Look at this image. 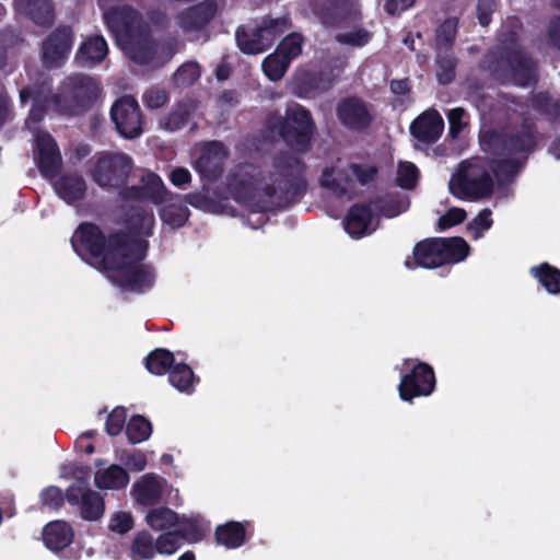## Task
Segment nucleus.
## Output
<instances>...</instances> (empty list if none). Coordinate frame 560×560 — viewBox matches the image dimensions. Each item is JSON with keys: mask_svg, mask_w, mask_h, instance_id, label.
Returning <instances> with one entry per match:
<instances>
[{"mask_svg": "<svg viewBox=\"0 0 560 560\" xmlns=\"http://www.w3.org/2000/svg\"><path fill=\"white\" fill-rule=\"evenodd\" d=\"M302 36L293 33L287 36L277 47V51L290 62L296 58L302 51Z\"/></svg>", "mask_w": 560, "mask_h": 560, "instance_id": "48", "label": "nucleus"}, {"mask_svg": "<svg viewBox=\"0 0 560 560\" xmlns=\"http://www.w3.org/2000/svg\"><path fill=\"white\" fill-rule=\"evenodd\" d=\"M135 526V518L129 511H116L108 520V529L113 533L124 535L130 532Z\"/></svg>", "mask_w": 560, "mask_h": 560, "instance_id": "46", "label": "nucleus"}, {"mask_svg": "<svg viewBox=\"0 0 560 560\" xmlns=\"http://www.w3.org/2000/svg\"><path fill=\"white\" fill-rule=\"evenodd\" d=\"M343 225L351 237L359 238L376 229V214L370 203L353 206L345 219Z\"/></svg>", "mask_w": 560, "mask_h": 560, "instance_id": "21", "label": "nucleus"}, {"mask_svg": "<svg viewBox=\"0 0 560 560\" xmlns=\"http://www.w3.org/2000/svg\"><path fill=\"white\" fill-rule=\"evenodd\" d=\"M412 368L402 377L398 386L399 396L404 401H412L416 397L429 396L435 388L433 369L423 362L410 361Z\"/></svg>", "mask_w": 560, "mask_h": 560, "instance_id": "15", "label": "nucleus"}, {"mask_svg": "<svg viewBox=\"0 0 560 560\" xmlns=\"http://www.w3.org/2000/svg\"><path fill=\"white\" fill-rule=\"evenodd\" d=\"M40 499L46 506L58 509L63 503V493L58 487L50 486L42 491Z\"/></svg>", "mask_w": 560, "mask_h": 560, "instance_id": "56", "label": "nucleus"}, {"mask_svg": "<svg viewBox=\"0 0 560 560\" xmlns=\"http://www.w3.org/2000/svg\"><path fill=\"white\" fill-rule=\"evenodd\" d=\"M197 109V104L191 101L178 103L172 112L161 120V126L165 130L175 131L180 129L188 121L189 117Z\"/></svg>", "mask_w": 560, "mask_h": 560, "instance_id": "34", "label": "nucleus"}, {"mask_svg": "<svg viewBox=\"0 0 560 560\" xmlns=\"http://www.w3.org/2000/svg\"><path fill=\"white\" fill-rule=\"evenodd\" d=\"M20 11H25L38 25H46L52 21V9L48 0H16Z\"/></svg>", "mask_w": 560, "mask_h": 560, "instance_id": "35", "label": "nucleus"}, {"mask_svg": "<svg viewBox=\"0 0 560 560\" xmlns=\"http://www.w3.org/2000/svg\"><path fill=\"white\" fill-rule=\"evenodd\" d=\"M289 27L285 16L264 20L255 26H245L236 31L238 48L248 55H257L271 46L275 38Z\"/></svg>", "mask_w": 560, "mask_h": 560, "instance_id": "8", "label": "nucleus"}, {"mask_svg": "<svg viewBox=\"0 0 560 560\" xmlns=\"http://www.w3.org/2000/svg\"><path fill=\"white\" fill-rule=\"evenodd\" d=\"M117 458L135 471H142L147 467V456L143 452L138 450L117 455Z\"/></svg>", "mask_w": 560, "mask_h": 560, "instance_id": "53", "label": "nucleus"}, {"mask_svg": "<svg viewBox=\"0 0 560 560\" xmlns=\"http://www.w3.org/2000/svg\"><path fill=\"white\" fill-rule=\"evenodd\" d=\"M456 61L453 55L445 50L439 51L436 57V78L440 83L448 84L455 77Z\"/></svg>", "mask_w": 560, "mask_h": 560, "instance_id": "42", "label": "nucleus"}, {"mask_svg": "<svg viewBox=\"0 0 560 560\" xmlns=\"http://www.w3.org/2000/svg\"><path fill=\"white\" fill-rule=\"evenodd\" d=\"M166 195L167 191L162 179L150 172L142 175L140 186H132L124 191L125 198L148 200L153 203L164 202L160 213L162 221L173 229L180 228L188 219V209L182 203L178 196L166 200Z\"/></svg>", "mask_w": 560, "mask_h": 560, "instance_id": "5", "label": "nucleus"}, {"mask_svg": "<svg viewBox=\"0 0 560 560\" xmlns=\"http://www.w3.org/2000/svg\"><path fill=\"white\" fill-rule=\"evenodd\" d=\"M372 38V33L364 27H353L351 30L340 32L337 34L336 39L340 44L350 45L353 47H362L366 45Z\"/></svg>", "mask_w": 560, "mask_h": 560, "instance_id": "44", "label": "nucleus"}, {"mask_svg": "<svg viewBox=\"0 0 560 560\" xmlns=\"http://www.w3.org/2000/svg\"><path fill=\"white\" fill-rule=\"evenodd\" d=\"M43 540L49 550L58 552L72 542L73 530L68 523L55 521L45 526Z\"/></svg>", "mask_w": 560, "mask_h": 560, "instance_id": "28", "label": "nucleus"}, {"mask_svg": "<svg viewBox=\"0 0 560 560\" xmlns=\"http://www.w3.org/2000/svg\"><path fill=\"white\" fill-rule=\"evenodd\" d=\"M291 62L277 50L262 61V70L271 81L280 80Z\"/></svg>", "mask_w": 560, "mask_h": 560, "instance_id": "41", "label": "nucleus"}, {"mask_svg": "<svg viewBox=\"0 0 560 560\" xmlns=\"http://www.w3.org/2000/svg\"><path fill=\"white\" fill-rule=\"evenodd\" d=\"M329 88V84L313 85L311 80L305 79L300 81L296 79L293 83V92L300 97H312L316 91H324Z\"/></svg>", "mask_w": 560, "mask_h": 560, "instance_id": "58", "label": "nucleus"}, {"mask_svg": "<svg viewBox=\"0 0 560 560\" xmlns=\"http://www.w3.org/2000/svg\"><path fill=\"white\" fill-rule=\"evenodd\" d=\"M91 438V433L86 432L82 434L77 441V447L86 454H92L94 452V446L89 439Z\"/></svg>", "mask_w": 560, "mask_h": 560, "instance_id": "64", "label": "nucleus"}, {"mask_svg": "<svg viewBox=\"0 0 560 560\" xmlns=\"http://www.w3.org/2000/svg\"><path fill=\"white\" fill-rule=\"evenodd\" d=\"M11 118L8 97L5 94L0 93V127Z\"/></svg>", "mask_w": 560, "mask_h": 560, "instance_id": "63", "label": "nucleus"}, {"mask_svg": "<svg viewBox=\"0 0 560 560\" xmlns=\"http://www.w3.org/2000/svg\"><path fill=\"white\" fill-rule=\"evenodd\" d=\"M533 143L532 137L526 135L523 138L511 139L504 149L508 153L501 154L493 160L492 170L498 178L506 179L514 175L521 166V156Z\"/></svg>", "mask_w": 560, "mask_h": 560, "instance_id": "19", "label": "nucleus"}, {"mask_svg": "<svg viewBox=\"0 0 560 560\" xmlns=\"http://www.w3.org/2000/svg\"><path fill=\"white\" fill-rule=\"evenodd\" d=\"M434 240L436 242L435 248L441 252L443 265L463 261L469 254V245L462 237Z\"/></svg>", "mask_w": 560, "mask_h": 560, "instance_id": "31", "label": "nucleus"}, {"mask_svg": "<svg viewBox=\"0 0 560 560\" xmlns=\"http://www.w3.org/2000/svg\"><path fill=\"white\" fill-rule=\"evenodd\" d=\"M98 92L100 85L95 79L78 73L67 77L61 82L58 93L51 98L48 97L50 84L45 81L32 90L22 89L20 91V101L24 104L32 100L27 121L30 125L31 120H42L47 109L63 114H77L94 101Z\"/></svg>", "mask_w": 560, "mask_h": 560, "instance_id": "4", "label": "nucleus"}, {"mask_svg": "<svg viewBox=\"0 0 560 560\" xmlns=\"http://www.w3.org/2000/svg\"><path fill=\"white\" fill-rule=\"evenodd\" d=\"M151 433V422L142 416H133L126 425L127 439L132 444L148 440Z\"/></svg>", "mask_w": 560, "mask_h": 560, "instance_id": "40", "label": "nucleus"}, {"mask_svg": "<svg viewBox=\"0 0 560 560\" xmlns=\"http://www.w3.org/2000/svg\"><path fill=\"white\" fill-rule=\"evenodd\" d=\"M126 421V409L116 407L107 417L106 432L109 435H117L121 432Z\"/></svg>", "mask_w": 560, "mask_h": 560, "instance_id": "54", "label": "nucleus"}, {"mask_svg": "<svg viewBox=\"0 0 560 560\" xmlns=\"http://www.w3.org/2000/svg\"><path fill=\"white\" fill-rule=\"evenodd\" d=\"M302 168L296 156L284 154L264 167L246 163L230 171L226 186L232 198L250 213L258 214L252 228L265 223V212L287 205L300 194L304 186Z\"/></svg>", "mask_w": 560, "mask_h": 560, "instance_id": "2", "label": "nucleus"}, {"mask_svg": "<svg viewBox=\"0 0 560 560\" xmlns=\"http://www.w3.org/2000/svg\"><path fill=\"white\" fill-rule=\"evenodd\" d=\"M102 464V460L95 462L97 469L94 474V485L101 490L118 491L125 489L130 480L128 471L117 464L105 467Z\"/></svg>", "mask_w": 560, "mask_h": 560, "instance_id": "24", "label": "nucleus"}, {"mask_svg": "<svg viewBox=\"0 0 560 560\" xmlns=\"http://www.w3.org/2000/svg\"><path fill=\"white\" fill-rule=\"evenodd\" d=\"M457 31V20L454 18L445 20L436 30L435 43L439 51L442 48L448 47L454 38Z\"/></svg>", "mask_w": 560, "mask_h": 560, "instance_id": "47", "label": "nucleus"}, {"mask_svg": "<svg viewBox=\"0 0 560 560\" xmlns=\"http://www.w3.org/2000/svg\"><path fill=\"white\" fill-rule=\"evenodd\" d=\"M28 118L26 119L27 128L33 132L34 139L38 150V167L43 176L47 178H52L60 168L61 165V155L60 152L54 141V139L45 131H40L37 128L33 127V125L38 121L31 120L30 125L27 124Z\"/></svg>", "mask_w": 560, "mask_h": 560, "instance_id": "17", "label": "nucleus"}, {"mask_svg": "<svg viewBox=\"0 0 560 560\" xmlns=\"http://www.w3.org/2000/svg\"><path fill=\"white\" fill-rule=\"evenodd\" d=\"M492 179L478 161L462 163L457 173L450 179L448 187L453 196L459 199L476 200L492 191Z\"/></svg>", "mask_w": 560, "mask_h": 560, "instance_id": "7", "label": "nucleus"}, {"mask_svg": "<svg viewBox=\"0 0 560 560\" xmlns=\"http://www.w3.org/2000/svg\"><path fill=\"white\" fill-rule=\"evenodd\" d=\"M443 129V118L436 110L423 113L410 126L412 136L424 143L435 142L442 135Z\"/></svg>", "mask_w": 560, "mask_h": 560, "instance_id": "23", "label": "nucleus"}, {"mask_svg": "<svg viewBox=\"0 0 560 560\" xmlns=\"http://www.w3.org/2000/svg\"><path fill=\"white\" fill-rule=\"evenodd\" d=\"M154 217L145 210H137L131 229L138 236L151 234ZM74 252L91 266L102 271L113 283L132 292L151 289L155 282V270L142 262L147 242L114 235L108 240L100 228L92 223L81 224L71 238Z\"/></svg>", "mask_w": 560, "mask_h": 560, "instance_id": "1", "label": "nucleus"}, {"mask_svg": "<svg viewBox=\"0 0 560 560\" xmlns=\"http://www.w3.org/2000/svg\"><path fill=\"white\" fill-rule=\"evenodd\" d=\"M376 174L370 164H357L343 158L328 162L319 177L320 186L336 196L350 195L358 182L362 185L371 182Z\"/></svg>", "mask_w": 560, "mask_h": 560, "instance_id": "6", "label": "nucleus"}, {"mask_svg": "<svg viewBox=\"0 0 560 560\" xmlns=\"http://www.w3.org/2000/svg\"><path fill=\"white\" fill-rule=\"evenodd\" d=\"M175 492L179 497V491L173 489L168 481L156 474H144L139 477L131 486L130 497L135 504L153 508L159 503L166 501Z\"/></svg>", "mask_w": 560, "mask_h": 560, "instance_id": "13", "label": "nucleus"}, {"mask_svg": "<svg viewBox=\"0 0 560 560\" xmlns=\"http://www.w3.org/2000/svg\"><path fill=\"white\" fill-rule=\"evenodd\" d=\"M530 275L551 294L560 292V270L548 264L530 268Z\"/></svg>", "mask_w": 560, "mask_h": 560, "instance_id": "38", "label": "nucleus"}, {"mask_svg": "<svg viewBox=\"0 0 560 560\" xmlns=\"http://www.w3.org/2000/svg\"><path fill=\"white\" fill-rule=\"evenodd\" d=\"M435 240H428L416 245L413 258H407L405 266L409 269L417 267L435 268L443 265L441 252L435 248Z\"/></svg>", "mask_w": 560, "mask_h": 560, "instance_id": "30", "label": "nucleus"}, {"mask_svg": "<svg viewBox=\"0 0 560 560\" xmlns=\"http://www.w3.org/2000/svg\"><path fill=\"white\" fill-rule=\"evenodd\" d=\"M168 178L174 186L185 189L191 182V174L185 167H175L171 171Z\"/></svg>", "mask_w": 560, "mask_h": 560, "instance_id": "60", "label": "nucleus"}, {"mask_svg": "<svg viewBox=\"0 0 560 560\" xmlns=\"http://www.w3.org/2000/svg\"><path fill=\"white\" fill-rule=\"evenodd\" d=\"M466 219V211L462 208H451L439 219V226L445 230L462 223Z\"/></svg>", "mask_w": 560, "mask_h": 560, "instance_id": "57", "label": "nucleus"}, {"mask_svg": "<svg viewBox=\"0 0 560 560\" xmlns=\"http://www.w3.org/2000/svg\"><path fill=\"white\" fill-rule=\"evenodd\" d=\"M214 13V5L211 2H203L182 13L178 23L184 30L194 31L205 25Z\"/></svg>", "mask_w": 560, "mask_h": 560, "instance_id": "32", "label": "nucleus"}, {"mask_svg": "<svg viewBox=\"0 0 560 560\" xmlns=\"http://www.w3.org/2000/svg\"><path fill=\"white\" fill-rule=\"evenodd\" d=\"M337 115L341 124L351 129H363L371 120L366 106L357 97L343 100L338 106Z\"/></svg>", "mask_w": 560, "mask_h": 560, "instance_id": "25", "label": "nucleus"}, {"mask_svg": "<svg viewBox=\"0 0 560 560\" xmlns=\"http://www.w3.org/2000/svg\"><path fill=\"white\" fill-rule=\"evenodd\" d=\"M132 168L131 159L125 153H103L91 170L92 179L102 188L113 189L125 184Z\"/></svg>", "mask_w": 560, "mask_h": 560, "instance_id": "12", "label": "nucleus"}, {"mask_svg": "<svg viewBox=\"0 0 560 560\" xmlns=\"http://www.w3.org/2000/svg\"><path fill=\"white\" fill-rule=\"evenodd\" d=\"M52 186L57 196L70 206L81 201L86 192V183L79 175H63Z\"/></svg>", "mask_w": 560, "mask_h": 560, "instance_id": "27", "label": "nucleus"}, {"mask_svg": "<svg viewBox=\"0 0 560 560\" xmlns=\"http://www.w3.org/2000/svg\"><path fill=\"white\" fill-rule=\"evenodd\" d=\"M110 117L121 137L133 139L142 133L140 107L133 97L117 100L112 106Z\"/></svg>", "mask_w": 560, "mask_h": 560, "instance_id": "16", "label": "nucleus"}, {"mask_svg": "<svg viewBox=\"0 0 560 560\" xmlns=\"http://www.w3.org/2000/svg\"><path fill=\"white\" fill-rule=\"evenodd\" d=\"M492 224L491 210L483 209L467 224V231L474 240H479L491 229Z\"/></svg>", "mask_w": 560, "mask_h": 560, "instance_id": "45", "label": "nucleus"}, {"mask_svg": "<svg viewBox=\"0 0 560 560\" xmlns=\"http://www.w3.org/2000/svg\"><path fill=\"white\" fill-rule=\"evenodd\" d=\"M179 521L180 515L167 506H153L144 516L147 526L160 534L174 532Z\"/></svg>", "mask_w": 560, "mask_h": 560, "instance_id": "29", "label": "nucleus"}, {"mask_svg": "<svg viewBox=\"0 0 560 560\" xmlns=\"http://www.w3.org/2000/svg\"><path fill=\"white\" fill-rule=\"evenodd\" d=\"M174 358L170 351L158 349L147 358V369L156 375L164 374L173 366Z\"/></svg>", "mask_w": 560, "mask_h": 560, "instance_id": "43", "label": "nucleus"}, {"mask_svg": "<svg viewBox=\"0 0 560 560\" xmlns=\"http://www.w3.org/2000/svg\"><path fill=\"white\" fill-rule=\"evenodd\" d=\"M179 549L175 534L163 533L154 537L150 532H137L127 549L129 560H154L156 555L172 556Z\"/></svg>", "mask_w": 560, "mask_h": 560, "instance_id": "11", "label": "nucleus"}, {"mask_svg": "<svg viewBox=\"0 0 560 560\" xmlns=\"http://www.w3.org/2000/svg\"><path fill=\"white\" fill-rule=\"evenodd\" d=\"M548 35L551 43L560 49V16L550 22L548 27Z\"/></svg>", "mask_w": 560, "mask_h": 560, "instance_id": "62", "label": "nucleus"}, {"mask_svg": "<svg viewBox=\"0 0 560 560\" xmlns=\"http://www.w3.org/2000/svg\"><path fill=\"white\" fill-rule=\"evenodd\" d=\"M108 47L101 35L88 37L80 46L75 60L82 67L92 68L101 63L107 56Z\"/></svg>", "mask_w": 560, "mask_h": 560, "instance_id": "26", "label": "nucleus"}, {"mask_svg": "<svg viewBox=\"0 0 560 560\" xmlns=\"http://www.w3.org/2000/svg\"><path fill=\"white\" fill-rule=\"evenodd\" d=\"M66 498L69 504L79 510L81 517L85 521H97L104 515V498L93 490L85 479H77L67 489Z\"/></svg>", "mask_w": 560, "mask_h": 560, "instance_id": "14", "label": "nucleus"}, {"mask_svg": "<svg viewBox=\"0 0 560 560\" xmlns=\"http://www.w3.org/2000/svg\"><path fill=\"white\" fill-rule=\"evenodd\" d=\"M415 1L416 0H387L384 8L387 14L395 16L409 9Z\"/></svg>", "mask_w": 560, "mask_h": 560, "instance_id": "61", "label": "nucleus"}, {"mask_svg": "<svg viewBox=\"0 0 560 560\" xmlns=\"http://www.w3.org/2000/svg\"><path fill=\"white\" fill-rule=\"evenodd\" d=\"M72 47V32L62 27L51 33L43 43V61L48 67H59L68 58Z\"/></svg>", "mask_w": 560, "mask_h": 560, "instance_id": "20", "label": "nucleus"}, {"mask_svg": "<svg viewBox=\"0 0 560 560\" xmlns=\"http://www.w3.org/2000/svg\"><path fill=\"white\" fill-rule=\"evenodd\" d=\"M494 0H479L477 5L478 21L482 26H487L491 21V14L495 11Z\"/></svg>", "mask_w": 560, "mask_h": 560, "instance_id": "59", "label": "nucleus"}, {"mask_svg": "<svg viewBox=\"0 0 560 560\" xmlns=\"http://www.w3.org/2000/svg\"><path fill=\"white\" fill-rule=\"evenodd\" d=\"M168 380L171 385L182 393L190 394L195 386L194 372L184 363L173 364Z\"/></svg>", "mask_w": 560, "mask_h": 560, "instance_id": "39", "label": "nucleus"}, {"mask_svg": "<svg viewBox=\"0 0 560 560\" xmlns=\"http://www.w3.org/2000/svg\"><path fill=\"white\" fill-rule=\"evenodd\" d=\"M186 200L192 207L199 208L208 212H219L223 208V206L220 202H217L209 198L208 191L189 194L186 196Z\"/></svg>", "mask_w": 560, "mask_h": 560, "instance_id": "49", "label": "nucleus"}, {"mask_svg": "<svg viewBox=\"0 0 560 560\" xmlns=\"http://www.w3.org/2000/svg\"><path fill=\"white\" fill-rule=\"evenodd\" d=\"M215 539L218 544L228 549H236L246 541V527L238 522H229L218 526L215 530Z\"/></svg>", "mask_w": 560, "mask_h": 560, "instance_id": "33", "label": "nucleus"}, {"mask_svg": "<svg viewBox=\"0 0 560 560\" xmlns=\"http://www.w3.org/2000/svg\"><path fill=\"white\" fill-rule=\"evenodd\" d=\"M374 213L386 218H394L409 208V201L405 196L380 198L370 203Z\"/></svg>", "mask_w": 560, "mask_h": 560, "instance_id": "37", "label": "nucleus"}, {"mask_svg": "<svg viewBox=\"0 0 560 560\" xmlns=\"http://www.w3.org/2000/svg\"><path fill=\"white\" fill-rule=\"evenodd\" d=\"M167 93L158 88L148 89L142 96L144 105L149 108H160L167 102Z\"/></svg>", "mask_w": 560, "mask_h": 560, "instance_id": "55", "label": "nucleus"}, {"mask_svg": "<svg viewBox=\"0 0 560 560\" xmlns=\"http://www.w3.org/2000/svg\"><path fill=\"white\" fill-rule=\"evenodd\" d=\"M447 119L450 124V135L452 136V138L458 137V135L468 125V114L462 107H456L448 110Z\"/></svg>", "mask_w": 560, "mask_h": 560, "instance_id": "51", "label": "nucleus"}, {"mask_svg": "<svg viewBox=\"0 0 560 560\" xmlns=\"http://www.w3.org/2000/svg\"><path fill=\"white\" fill-rule=\"evenodd\" d=\"M315 4L320 8L314 9V13L319 15L325 25H334L337 23L346 22V18L335 19V14L339 10H343L348 7L353 5L357 0H313Z\"/></svg>", "mask_w": 560, "mask_h": 560, "instance_id": "36", "label": "nucleus"}, {"mask_svg": "<svg viewBox=\"0 0 560 560\" xmlns=\"http://www.w3.org/2000/svg\"><path fill=\"white\" fill-rule=\"evenodd\" d=\"M104 20L124 54L136 63L159 67L177 50L175 42H153L149 24L132 8L112 9L104 13Z\"/></svg>", "mask_w": 560, "mask_h": 560, "instance_id": "3", "label": "nucleus"}, {"mask_svg": "<svg viewBox=\"0 0 560 560\" xmlns=\"http://www.w3.org/2000/svg\"><path fill=\"white\" fill-rule=\"evenodd\" d=\"M418 180V170L410 162H400L397 170V183L400 187L410 189Z\"/></svg>", "mask_w": 560, "mask_h": 560, "instance_id": "50", "label": "nucleus"}, {"mask_svg": "<svg viewBox=\"0 0 560 560\" xmlns=\"http://www.w3.org/2000/svg\"><path fill=\"white\" fill-rule=\"evenodd\" d=\"M200 77L199 66L196 62L184 63L175 73V81L180 85L192 84Z\"/></svg>", "mask_w": 560, "mask_h": 560, "instance_id": "52", "label": "nucleus"}, {"mask_svg": "<svg viewBox=\"0 0 560 560\" xmlns=\"http://www.w3.org/2000/svg\"><path fill=\"white\" fill-rule=\"evenodd\" d=\"M210 532V523L199 514L180 515L178 526L174 532L167 534H175L177 536V542L179 548L182 547V540H186L189 544H196L201 541Z\"/></svg>", "mask_w": 560, "mask_h": 560, "instance_id": "22", "label": "nucleus"}, {"mask_svg": "<svg viewBox=\"0 0 560 560\" xmlns=\"http://www.w3.org/2000/svg\"><path fill=\"white\" fill-rule=\"evenodd\" d=\"M499 67L506 81L520 86L529 85L536 79L535 63L518 46L514 33L506 39Z\"/></svg>", "mask_w": 560, "mask_h": 560, "instance_id": "10", "label": "nucleus"}, {"mask_svg": "<svg viewBox=\"0 0 560 560\" xmlns=\"http://www.w3.org/2000/svg\"><path fill=\"white\" fill-rule=\"evenodd\" d=\"M272 127L293 150L303 152L308 149L314 125L310 112L301 105H289L284 120Z\"/></svg>", "mask_w": 560, "mask_h": 560, "instance_id": "9", "label": "nucleus"}, {"mask_svg": "<svg viewBox=\"0 0 560 560\" xmlns=\"http://www.w3.org/2000/svg\"><path fill=\"white\" fill-rule=\"evenodd\" d=\"M226 159L228 152L222 143L209 142L202 147L200 155L194 162V168L202 179L212 182L222 174Z\"/></svg>", "mask_w": 560, "mask_h": 560, "instance_id": "18", "label": "nucleus"}]
</instances>
